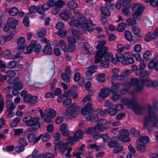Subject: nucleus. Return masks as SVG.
<instances>
[{"label":"nucleus","instance_id":"obj_33","mask_svg":"<svg viewBox=\"0 0 158 158\" xmlns=\"http://www.w3.org/2000/svg\"><path fill=\"white\" fill-rule=\"evenodd\" d=\"M38 153L37 150H34L32 153L27 156V158H44V155L43 154H40L36 156Z\"/></svg>","mask_w":158,"mask_h":158},{"label":"nucleus","instance_id":"obj_35","mask_svg":"<svg viewBox=\"0 0 158 158\" xmlns=\"http://www.w3.org/2000/svg\"><path fill=\"white\" fill-rule=\"evenodd\" d=\"M6 12L11 15L14 16L17 14L18 12V10L16 7H13L10 9H7Z\"/></svg>","mask_w":158,"mask_h":158},{"label":"nucleus","instance_id":"obj_5","mask_svg":"<svg viewBox=\"0 0 158 158\" xmlns=\"http://www.w3.org/2000/svg\"><path fill=\"white\" fill-rule=\"evenodd\" d=\"M152 107H149V111L145 115L143 124V127L145 128H147L148 123L150 122L155 127L156 126V124L158 123V119L156 115L152 111Z\"/></svg>","mask_w":158,"mask_h":158},{"label":"nucleus","instance_id":"obj_34","mask_svg":"<svg viewBox=\"0 0 158 158\" xmlns=\"http://www.w3.org/2000/svg\"><path fill=\"white\" fill-rule=\"evenodd\" d=\"M83 49L85 53L87 54H89L93 51L92 47L89 45L87 42H85L83 44Z\"/></svg>","mask_w":158,"mask_h":158},{"label":"nucleus","instance_id":"obj_55","mask_svg":"<svg viewBox=\"0 0 158 158\" xmlns=\"http://www.w3.org/2000/svg\"><path fill=\"white\" fill-rule=\"evenodd\" d=\"M71 32L73 35L77 38H78L81 35L80 32L78 30L76 29H71Z\"/></svg>","mask_w":158,"mask_h":158},{"label":"nucleus","instance_id":"obj_4","mask_svg":"<svg viewBox=\"0 0 158 158\" xmlns=\"http://www.w3.org/2000/svg\"><path fill=\"white\" fill-rule=\"evenodd\" d=\"M92 107L91 104L88 103L86 106H84L81 110L82 114L85 115H88L86 117V119L88 121H91L92 122L97 121L98 119V116L95 112L92 114Z\"/></svg>","mask_w":158,"mask_h":158},{"label":"nucleus","instance_id":"obj_58","mask_svg":"<svg viewBox=\"0 0 158 158\" xmlns=\"http://www.w3.org/2000/svg\"><path fill=\"white\" fill-rule=\"evenodd\" d=\"M77 141L75 137H70L68 138V142L70 145H73L74 143Z\"/></svg>","mask_w":158,"mask_h":158},{"label":"nucleus","instance_id":"obj_37","mask_svg":"<svg viewBox=\"0 0 158 158\" xmlns=\"http://www.w3.org/2000/svg\"><path fill=\"white\" fill-rule=\"evenodd\" d=\"M46 29L43 27H40L37 31V34L38 36L42 37L44 36L46 34Z\"/></svg>","mask_w":158,"mask_h":158},{"label":"nucleus","instance_id":"obj_59","mask_svg":"<svg viewBox=\"0 0 158 158\" xmlns=\"http://www.w3.org/2000/svg\"><path fill=\"white\" fill-rule=\"evenodd\" d=\"M97 69V68L95 66L92 65L88 68L87 70L89 73H92L96 72Z\"/></svg>","mask_w":158,"mask_h":158},{"label":"nucleus","instance_id":"obj_14","mask_svg":"<svg viewBox=\"0 0 158 158\" xmlns=\"http://www.w3.org/2000/svg\"><path fill=\"white\" fill-rule=\"evenodd\" d=\"M26 41L25 38L24 37H20L18 40L17 44L19 45L17 48L18 52H23L25 50L24 44Z\"/></svg>","mask_w":158,"mask_h":158},{"label":"nucleus","instance_id":"obj_20","mask_svg":"<svg viewBox=\"0 0 158 158\" xmlns=\"http://www.w3.org/2000/svg\"><path fill=\"white\" fill-rule=\"evenodd\" d=\"M14 89L20 90L23 88V85L21 81L18 78H15L14 80Z\"/></svg>","mask_w":158,"mask_h":158},{"label":"nucleus","instance_id":"obj_43","mask_svg":"<svg viewBox=\"0 0 158 158\" xmlns=\"http://www.w3.org/2000/svg\"><path fill=\"white\" fill-rule=\"evenodd\" d=\"M124 36L126 39L130 41L132 40V35L131 31L126 30L124 32Z\"/></svg>","mask_w":158,"mask_h":158},{"label":"nucleus","instance_id":"obj_45","mask_svg":"<svg viewBox=\"0 0 158 158\" xmlns=\"http://www.w3.org/2000/svg\"><path fill=\"white\" fill-rule=\"evenodd\" d=\"M65 5V2L61 0L57 1L55 3V7L59 9L61 8Z\"/></svg>","mask_w":158,"mask_h":158},{"label":"nucleus","instance_id":"obj_46","mask_svg":"<svg viewBox=\"0 0 158 158\" xmlns=\"http://www.w3.org/2000/svg\"><path fill=\"white\" fill-rule=\"evenodd\" d=\"M20 119V118L19 117H17L14 119L10 123V126L12 127H16L17 124L19 122Z\"/></svg>","mask_w":158,"mask_h":158},{"label":"nucleus","instance_id":"obj_17","mask_svg":"<svg viewBox=\"0 0 158 158\" xmlns=\"http://www.w3.org/2000/svg\"><path fill=\"white\" fill-rule=\"evenodd\" d=\"M42 134H40L39 136L36 137V134L34 133H31L28 134L27 138L30 142H34L36 143L38 142L41 138Z\"/></svg>","mask_w":158,"mask_h":158},{"label":"nucleus","instance_id":"obj_12","mask_svg":"<svg viewBox=\"0 0 158 158\" xmlns=\"http://www.w3.org/2000/svg\"><path fill=\"white\" fill-rule=\"evenodd\" d=\"M67 145L68 143L66 142H59L58 143H56L54 145L55 150H58L61 153H64L67 149Z\"/></svg>","mask_w":158,"mask_h":158},{"label":"nucleus","instance_id":"obj_21","mask_svg":"<svg viewBox=\"0 0 158 158\" xmlns=\"http://www.w3.org/2000/svg\"><path fill=\"white\" fill-rule=\"evenodd\" d=\"M15 33V31H13L8 36H5L2 35L0 37V43L4 44L6 41L10 40L13 37V35Z\"/></svg>","mask_w":158,"mask_h":158},{"label":"nucleus","instance_id":"obj_57","mask_svg":"<svg viewBox=\"0 0 158 158\" xmlns=\"http://www.w3.org/2000/svg\"><path fill=\"white\" fill-rule=\"evenodd\" d=\"M42 137L43 141L45 142L50 139V136L49 134L47 133H45L44 134H42Z\"/></svg>","mask_w":158,"mask_h":158},{"label":"nucleus","instance_id":"obj_41","mask_svg":"<svg viewBox=\"0 0 158 158\" xmlns=\"http://www.w3.org/2000/svg\"><path fill=\"white\" fill-rule=\"evenodd\" d=\"M126 24L125 23H119L116 28L117 31L119 32L123 31L125 29Z\"/></svg>","mask_w":158,"mask_h":158},{"label":"nucleus","instance_id":"obj_23","mask_svg":"<svg viewBox=\"0 0 158 158\" xmlns=\"http://www.w3.org/2000/svg\"><path fill=\"white\" fill-rule=\"evenodd\" d=\"M110 93V90L108 88L102 89L98 94V96L101 99L106 97Z\"/></svg>","mask_w":158,"mask_h":158},{"label":"nucleus","instance_id":"obj_47","mask_svg":"<svg viewBox=\"0 0 158 158\" xmlns=\"http://www.w3.org/2000/svg\"><path fill=\"white\" fill-rule=\"evenodd\" d=\"M123 149V147L122 146L118 145L115 146L113 150L114 152L115 153H119Z\"/></svg>","mask_w":158,"mask_h":158},{"label":"nucleus","instance_id":"obj_31","mask_svg":"<svg viewBox=\"0 0 158 158\" xmlns=\"http://www.w3.org/2000/svg\"><path fill=\"white\" fill-rule=\"evenodd\" d=\"M43 51L45 54L50 55L51 54L52 51L51 45L49 44H47L43 49Z\"/></svg>","mask_w":158,"mask_h":158},{"label":"nucleus","instance_id":"obj_16","mask_svg":"<svg viewBox=\"0 0 158 158\" xmlns=\"http://www.w3.org/2000/svg\"><path fill=\"white\" fill-rule=\"evenodd\" d=\"M148 68L149 69H152L153 68L156 70H158V56H156L151 60L148 65Z\"/></svg>","mask_w":158,"mask_h":158},{"label":"nucleus","instance_id":"obj_22","mask_svg":"<svg viewBox=\"0 0 158 158\" xmlns=\"http://www.w3.org/2000/svg\"><path fill=\"white\" fill-rule=\"evenodd\" d=\"M37 41L36 40H33L31 42V45L33 47L34 51L36 53L40 52L42 49V46L40 44H36Z\"/></svg>","mask_w":158,"mask_h":158},{"label":"nucleus","instance_id":"obj_6","mask_svg":"<svg viewBox=\"0 0 158 158\" xmlns=\"http://www.w3.org/2000/svg\"><path fill=\"white\" fill-rule=\"evenodd\" d=\"M133 55L134 54L132 52H126L123 55L118 53L116 55V60L123 64L127 65L134 62V60L132 57Z\"/></svg>","mask_w":158,"mask_h":158},{"label":"nucleus","instance_id":"obj_25","mask_svg":"<svg viewBox=\"0 0 158 158\" xmlns=\"http://www.w3.org/2000/svg\"><path fill=\"white\" fill-rule=\"evenodd\" d=\"M144 39L147 42H149L152 40H156L153 33L152 32H149L146 34L145 35Z\"/></svg>","mask_w":158,"mask_h":158},{"label":"nucleus","instance_id":"obj_13","mask_svg":"<svg viewBox=\"0 0 158 158\" xmlns=\"http://www.w3.org/2000/svg\"><path fill=\"white\" fill-rule=\"evenodd\" d=\"M69 44L67 46V49L69 52H71L75 49V46L74 44L76 43L75 39L72 36H69L67 38Z\"/></svg>","mask_w":158,"mask_h":158},{"label":"nucleus","instance_id":"obj_7","mask_svg":"<svg viewBox=\"0 0 158 158\" xmlns=\"http://www.w3.org/2000/svg\"><path fill=\"white\" fill-rule=\"evenodd\" d=\"M39 117H35L32 118L30 116L25 117L23 119V121L26 123L27 126H37V127L34 128L31 127L27 129L29 131H35L38 127H39L40 123L39 121Z\"/></svg>","mask_w":158,"mask_h":158},{"label":"nucleus","instance_id":"obj_32","mask_svg":"<svg viewBox=\"0 0 158 158\" xmlns=\"http://www.w3.org/2000/svg\"><path fill=\"white\" fill-rule=\"evenodd\" d=\"M105 59L106 60L115 63L116 62L113 55L110 53H107L105 55Z\"/></svg>","mask_w":158,"mask_h":158},{"label":"nucleus","instance_id":"obj_19","mask_svg":"<svg viewBox=\"0 0 158 158\" xmlns=\"http://www.w3.org/2000/svg\"><path fill=\"white\" fill-rule=\"evenodd\" d=\"M132 10L134 12H143L144 10V6L139 3H136L133 6Z\"/></svg>","mask_w":158,"mask_h":158},{"label":"nucleus","instance_id":"obj_36","mask_svg":"<svg viewBox=\"0 0 158 158\" xmlns=\"http://www.w3.org/2000/svg\"><path fill=\"white\" fill-rule=\"evenodd\" d=\"M68 8L70 9H74L77 8L78 6L77 3L73 0H71L67 4Z\"/></svg>","mask_w":158,"mask_h":158},{"label":"nucleus","instance_id":"obj_29","mask_svg":"<svg viewBox=\"0 0 158 158\" xmlns=\"http://www.w3.org/2000/svg\"><path fill=\"white\" fill-rule=\"evenodd\" d=\"M18 23V21L12 17L9 18L7 23L10 26V27L13 29L15 28Z\"/></svg>","mask_w":158,"mask_h":158},{"label":"nucleus","instance_id":"obj_40","mask_svg":"<svg viewBox=\"0 0 158 158\" xmlns=\"http://www.w3.org/2000/svg\"><path fill=\"white\" fill-rule=\"evenodd\" d=\"M7 110L12 111L16 107V105L12 102L10 101H7L6 104Z\"/></svg>","mask_w":158,"mask_h":158},{"label":"nucleus","instance_id":"obj_15","mask_svg":"<svg viewBox=\"0 0 158 158\" xmlns=\"http://www.w3.org/2000/svg\"><path fill=\"white\" fill-rule=\"evenodd\" d=\"M76 87L73 86L71 89L69 90L67 92H65L63 94L65 97H69L73 96L74 98H76L77 97V94L76 91Z\"/></svg>","mask_w":158,"mask_h":158},{"label":"nucleus","instance_id":"obj_52","mask_svg":"<svg viewBox=\"0 0 158 158\" xmlns=\"http://www.w3.org/2000/svg\"><path fill=\"white\" fill-rule=\"evenodd\" d=\"M124 7V8L122 10V12L123 14L126 16H128L130 15V10L128 9V8L130 7Z\"/></svg>","mask_w":158,"mask_h":158},{"label":"nucleus","instance_id":"obj_38","mask_svg":"<svg viewBox=\"0 0 158 158\" xmlns=\"http://www.w3.org/2000/svg\"><path fill=\"white\" fill-rule=\"evenodd\" d=\"M69 11H64V12L60 14V17L63 20L65 21H67L69 18L68 14H69Z\"/></svg>","mask_w":158,"mask_h":158},{"label":"nucleus","instance_id":"obj_50","mask_svg":"<svg viewBox=\"0 0 158 158\" xmlns=\"http://www.w3.org/2000/svg\"><path fill=\"white\" fill-rule=\"evenodd\" d=\"M87 148L90 149H93L95 148L96 151H98L101 148L100 146H97L96 143H94L93 144H89L87 146Z\"/></svg>","mask_w":158,"mask_h":158},{"label":"nucleus","instance_id":"obj_9","mask_svg":"<svg viewBox=\"0 0 158 158\" xmlns=\"http://www.w3.org/2000/svg\"><path fill=\"white\" fill-rule=\"evenodd\" d=\"M149 140L148 137L146 135L141 136L137 141V148L141 152H144L145 149L146 144Z\"/></svg>","mask_w":158,"mask_h":158},{"label":"nucleus","instance_id":"obj_27","mask_svg":"<svg viewBox=\"0 0 158 158\" xmlns=\"http://www.w3.org/2000/svg\"><path fill=\"white\" fill-rule=\"evenodd\" d=\"M58 44L60 45V46L62 50L64 51H66V44L63 40H60L58 42L56 40H54L53 42V45L54 46H57Z\"/></svg>","mask_w":158,"mask_h":158},{"label":"nucleus","instance_id":"obj_28","mask_svg":"<svg viewBox=\"0 0 158 158\" xmlns=\"http://www.w3.org/2000/svg\"><path fill=\"white\" fill-rule=\"evenodd\" d=\"M85 147V145L83 144L81 146L79 149L77 150H76L75 151H74L73 153V155L74 156L76 157V158H81V155H82V153L79 152V151H82L83 150Z\"/></svg>","mask_w":158,"mask_h":158},{"label":"nucleus","instance_id":"obj_2","mask_svg":"<svg viewBox=\"0 0 158 158\" xmlns=\"http://www.w3.org/2000/svg\"><path fill=\"white\" fill-rule=\"evenodd\" d=\"M106 43L105 40L99 41L96 42L95 45L96 48L99 49L97 51L94 57V62L95 63H98L101 61L103 56L106 53L107 48L106 46H103Z\"/></svg>","mask_w":158,"mask_h":158},{"label":"nucleus","instance_id":"obj_54","mask_svg":"<svg viewBox=\"0 0 158 158\" xmlns=\"http://www.w3.org/2000/svg\"><path fill=\"white\" fill-rule=\"evenodd\" d=\"M132 108L136 114H139L140 113L141 108L139 106L137 105H135Z\"/></svg>","mask_w":158,"mask_h":158},{"label":"nucleus","instance_id":"obj_18","mask_svg":"<svg viewBox=\"0 0 158 158\" xmlns=\"http://www.w3.org/2000/svg\"><path fill=\"white\" fill-rule=\"evenodd\" d=\"M123 85L126 88L123 89L121 91V93L122 94H125L127 91L133 88V86H134V91L136 92L135 90V88L136 85H134L131 83V84L128 83L127 81H124V83H123Z\"/></svg>","mask_w":158,"mask_h":158},{"label":"nucleus","instance_id":"obj_56","mask_svg":"<svg viewBox=\"0 0 158 158\" xmlns=\"http://www.w3.org/2000/svg\"><path fill=\"white\" fill-rule=\"evenodd\" d=\"M124 46L122 44H118L116 46V50L118 53L123 52L124 50Z\"/></svg>","mask_w":158,"mask_h":158},{"label":"nucleus","instance_id":"obj_53","mask_svg":"<svg viewBox=\"0 0 158 158\" xmlns=\"http://www.w3.org/2000/svg\"><path fill=\"white\" fill-rule=\"evenodd\" d=\"M70 75L65 73H62L61 75L62 80L67 83L69 82L70 81Z\"/></svg>","mask_w":158,"mask_h":158},{"label":"nucleus","instance_id":"obj_42","mask_svg":"<svg viewBox=\"0 0 158 158\" xmlns=\"http://www.w3.org/2000/svg\"><path fill=\"white\" fill-rule=\"evenodd\" d=\"M101 11L102 14L106 16H109L110 15L109 10L106 7L103 6L101 7Z\"/></svg>","mask_w":158,"mask_h":158},{"label":"nucleus","instance_id":"obj_62","mask_svg":"<svg viewBox=\"0 0 158 158\" xmlns=\"http://www.w3.org/2000/svg\"><path fill=\"white\" fill-rule=\"evenodd\" d=\"M131 134L135 136H138L139 135V132L135 128H132L130 130Z\"/></svg>","mask_w":158,"mask_h":158},{"label":"nucleus","instance_id":"obj_1","mask_svg":"<svg viewBox=\"0 0 158 158\" xmlns=\"http://www.w3.org/2000/svg\"><path fill=\"white\" fill-rule=\"evenodd\" d=\"M69 25L74 27H80L85 29H87L89 31H93L95 28V24H93L91 20L89 19L86 20L83 15L78 17L77 19H71V21L69 22Z\"/></svg>","mask_w":158,"mask_h":158},{"label":"nucleus","instance_id":"obj_48","mask_svg":"<svg viewBox=\"0 0 158 158\" xmlns=\"http://www.w3.org/2000/svg\"><path fill=\"white\" fill-rule=\"evenodd\" d=\"M120 85V84L118 83L115 84L113 83L112 86L111 88V91L113 93H114L116 92L118 90Z\"/></svg>","mask_w":158,"mask_h":158},{"label":"nucleus","instance_id":"obj_64","mask_svg":"<svg viewBox=\"0 0 158 158\" xmlns=\"http://www.w3.org/2000/svg\"><path fill=\"white\" fill-rule=\"evenodd\" d=\"M37 12L39 14H43L45 11L43 8L42 6H39L36 7Z\"/></svg>","mask_w":158,"mask_h":158},{"label":"nucleus","instance_id":"obj_60","mask_svg":"<svg viewBox=\"0 0 158 158\" xmlns=\"http://www.w3.org/2000/svg\"><path fill=\"white\" fill-rule=\"evenodd\" d=\"M131 29L133 33L135 35L139 34L140 31V28L137 26H134L132 27Z\"/></svg>","mask_w":158,"mask_h":158},{"label":"nucleus","instance_id":"obj_30","mask_svg":"<svg viewBox=\"0 0 158 158\" xmlns=\"http://www.w3.org/2000/svg\"><path fill=\"white\" fill-rule=\"evenodd\" d=\"M3 56L6 58H10L11 59H16L18 58H19V54H17L15 55L14 56H12L10 57L11 56V52L8 50H6L3 53Z\"/></svg>","mask_w":158,"mask_h":158},{"label":"nucleus","instance_id":"obj_49","mask_svg":"<svg viewBox=\"0 0 158 158\" xmlns=\"http://www.w3.org/2000/svg\"><path fill=\"white\" fill-rule=\"evenodd\" d=\"M95 127L97 129L101 131H104L108 128L107 127L98 123H97Z\"/></svg>","mask_w":158,"mask_h":158},{"label":"nucleus","instance_id":"obj_61","mask_svg":"<svg viewBox=\"0 0 158 158\" xmlns=\"http://www.w3.org/2000/svg\"><path fill=\"white\" fill-rule=\"evenodd\" d=\"M96 129L95 126L94 127H90L85 130V132L89 134H92L95 131Z\"/></svg>","mask_w":158,"mask_h":158},{"label":"nucleus","instance_id":"obj_11","mask_svg":"<svg viewBox=\"0 0 158 158\" xmlns=\"http://www.w3.org/2000/svg\"><path fill=\"white\" fill-rule=\"evenodd\" d=\"M129 133L127 130L122 129L120 131L119 134L118 136V138L122 141L127 142L130 140V138L129 137Z\"/></svg>","mask_w":158,"mask_h":158},{"label":"nucleus","instance_id":"obj_51","mask_svg":"<svg viewBox=\"0 0 158 158\" xmlns=\"http://www.w3.org/2000/svg\"><path fill=\"white\" fill-rule=\"evenodd\" d=\"M126 23L127 25L132 26L135 24L137 22L135 19H128L126 21Z\"/></svg>","mask_w":158,"mask_h":158},{"label":"nucleus","instance_id":"obj_44","mask_svg":"<svg viewBox=\"0 0 158 158\" xmlns=\"http://www.w3.org/2000/svg\"><path fill=\"white\" fill-rule=\"evenodd\" d=\"M106 75L105 73H99L97 75V79L98 82L103 81L105 80Z\"/></svg>","mask_w":158,"mask_h":158},{"label":"nucleus","instance_id":"obj_39","mask_svg":"<svg viewBox=\"0 0 158 158\" xmlns=\"http://www.w3.org/2000/svg\"><path fill=\"white\" fill-rule=\"evenodd\" d=\"M83 135V132L80 130L77 131L74 135V136L78 140L79 139H81Z\"/></svg>","mask_w":158,"mask_h":158},{"label":"nucleus","instance_id":"obj_10","mask_svg":"<svg viewBox=\"0 0 158 158\" xmlns=\"http://www.w3.org/2000/svg\"><path fill=\"white\" fill-rule=\"evenodd\" d=\"M13 131L14 135H18L19 137L18 140L19 144L24 146H26L27 143L26 138L23 136H21V135L23 133V129L22 128L15 129H14Z\"/></svg>","mask_w":158,"mask_h":158},{"label":"nucleus","instance_id":"obj_24","mask_svg":"<svg viewBox=\"0 0 158 158\" xmlns=\"http://www.w3.org/2000/svg\"><path fill=\"white\" fill-rule=\"evenodd\" d=\"M44 114L50 118H53L56 115L55 110L52 109H47L44 110Z\"/></svg>","mask_w":158,"mask_h":158},{"label":"nucleus","instance_id":"obj_3","mask_svg":"<svg viewBox=\"0 0 158 158\" xmlns=\"http://www.w3.org/2000/svg\"><path fill=\"white\" fill-rule=\"evenodd\" d=\"M131 82L134 85H136L135 90L137 92L141 91L143 88V83L145 85L148 86L155 87L158 85L157 81H152L150 80H145L143 81H139L137 78H134L131 80Z\"/></svg>","mask_w":158,"mask_h":158},{"label":"nucleus","instance_id":"obj_26","mask_svg":"<svg viewBox=\"0 0 158 158\" xmlns=\"http://www.w3.org/2000/svg\"><path fill=\"white\" fill-rule=\"evenodd\" d=\"M118 70L117 68H114L112 70V77L114 79H117L118 80H121L122 79H124V77L123 76H118Z\"/></svg>","mask_w":158,"mask_h":158},{"label":"nucleus","instance_id":"obj_8","mask_svg":"<svg viewBox=\"0 0 158 158\" xmlns=\"http://www.w3.org/2000/svg\"><path fill=\"white\" fill-rule=\"evenodd\" d=\"M80 110L79 107L77 106L76 103H74L68 107L64 114L67 117L71 118L76 117Z\"/></svg>","mask_w":158,"mask_h":158},{"label":"nucleus","instance_id":"obj_63","mask_svg":"<svg viewBox=\"0 0 158 158\" xmlns=\"http://www.w3.org/2000/svg\"><path fill=\"white\" fill-rule=\"evenodd\" d=\"M151 53L149 51H146L143 55L144 58L146 60H148L149 59L151 58Z\"/></svg>","mask_w":158,"mask_h":158}]
</instances>
